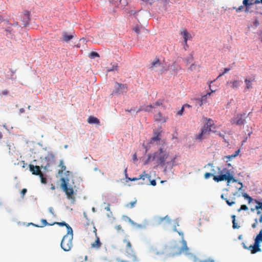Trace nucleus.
Returning a JSON list of instances; mask_svg holds the SVG:
<instances>
[{"instance_id": "1", "label": "nucleus", "mask_w": 262, "mask_h": 262, "mask_svg": "<svg viewBox=\"0 0 262 262\" xmlns=\"http://www.w3.org/2000/svg\"><path fill=\"white\" fill-rule=\"evenodd\" d=\"M219 172L216 173L214 171L212 173L206 172L204 174V178L206 179H208L211 176H213V179L214 181L219 182L223 181H227L228 183H229V171H224L223 170H221L219 167H217Z\"/></svg>"}, {"instance_id": "2", "label": "nucleus", "mask_w": 262, "mask_h": 262, "mask_svg": "<svg viewBox=\"0 0 262 262\" xmlns=\"http://www.w3.org/2000/svg\"><path fill=\"white\" fill-rule=\"evenodd\" d=\"M168 156V154L166 151L160 148L153 155H149L145 163H147L151 160H155L158 164H164Z\"/></svg>"}, {"instance_id": "3", "label": "nucleus", "mask_w": 262, "mask_h": 262, "mask_svg": "<svg viewBox=\"0 0 262 262\" xmlns=\"http://www.w3.org/2000/svg\"><path fill=\"white\" fill-rule=\"evenodd\" d=\"M73 237V230L67 231V234L63 237L61 243V248L64 251H69L72 247V239Z\"/></svg>"}, {"instance_id": "4", "label": "nucleus", "mask_w": 262, "mask_h": 262, "mask_svg": "<svg viewBox=\"0 0 262 262\" xmlns=\"http://www.w3.org/2000/svg\"><path fill=\"white\" fill-rule=\"evenodd\" d=\"M61 187L65 192L67 197L69 200L75 201V198L74 195V190L72 187H68V179L64 178L61 179Z\"/></svg>"}, {"instance_id": "5", "label": "nucleus", "mask_w": 262, "mask_h": 262, "mask_svg": "<svg viewBox=\"0 0 262 262\" xmlns=\"http://www.w3.org/2000/svg\"><path fill=\"white\" fill-rule=\"evenodd\" d=\"M260 242H262V229L259 231V234L256 236L254 241V245H250L247 247L244 243H243V247L245 249L249 250L251 253L254 254L261 251L259 245Z\"/></svg>"}, {"instance_id": "6", "label": "nucleus", "mask_w": 262, "mask_h": 262, "mask_svg": "<svg viewBox=\"0 0 262 262\" xmlns=\"http://www.w3.org/2000/svg\"><path fill=\"white\" fill-rule=\"evenodd\" d=\"M123 242L126 244L125 250L127 257L132 258L133 261H137L138 260V257L135 251L133 249L132 245L130 241L125 238Z\"/></svg>"}, {"instance_id": "7", "label": "nucleus", "mask_w": 262, "mask_h": 262, "mask_svg": "<svg viewBox=\"0 0 262 262\" xmlns=\"http://www.w3.org/2000/svg\"><path fill=\"white\" fill-rule=\"evenodd\" d=\"M163 105V101L161 100H157L155 103L152 104L147 105L145 106L144 107L143 106H140L136 111V113L140 112L141 111H145L147 112H150L152 108H156L157 106H161Z\"/></svg>"}, {"instance_id": "8", "label": "nucleus", "mask_w": 262, "mask_h": 262, "mask_svg": "<svg viewBox=\"0 0 262 262\" xmlns=\"http://www.w3.org/2000/svg\"><path fill=\"white\" fill-rule=\"evenodd\" d=\"M247 117L245 113L237 114L232 119V123L237 125H244Z\"/></svg>"}, {"instance_id": "9", "label": "nucleus", "mask_w": 262, "mask_h": 262, "mask_svg": "<svg viewBox=\"0 0 262 262\" xmlns=\"http://www.w3.org/2000/svg\"><path fill=\"white\" fill-rule=\"evenodd\" d=\"M54 155L51 153H48L42 160L43 164L41 167L47 169L54 162Z\"/></svg>"}, {"instance_id": "10", "label": "nucleus", "mask_w": 262, "mask_h": 262, "mask_svg": "<svg viewBox=\"0 0 262 262\" xmlns=\"http://www.w3.org/2000/svg\"><path fill=\"white\" fill-rule=\"evenodd\" d=\"M212 131V129L210 128H208L207 126L205 125L201 129V133L196 136V139L201 140L206 137L207 135L210 134V132Z\"/></svg>"}, {"instance_id": "11", "label": "nucleus", "mask_w": 262, "mask_h": 262, "mask_svg": "<svg viewBox=\"0 0 262 262\" xmlns=\"http://www.w3.org/2000/svg\"><path fill=\"white\" fill-rule=\"evenodd\" d=\"M115 88L116 90L114 93L117 94L126 93L127 91V87L126 84H123L118 82H116Z\"/></svg>"}, {"instance_id": "12", "label": "nucleus", "mask_w": 262, "mask_h": 262, "mask_svg": "<svg viewBox=\"0 0 262 262\" xmlns=\"http://www.w3.org/2000/svg\"><path fill=\"white\" fill-rule=\"evenodd\" d=\"M180 34L183 37L184 42L187 47V41L192 39L191 34L187 31L186 29H182L180 31Z\"/></svg>"}, {"instance_id": "13", "label": "nucleus", "mask_w": 262, "mask_h": 262, "mask_svg": "<svg viewBox=\"0 0 262 262\" xmlns=\"http://www.w3.org/2000/svg\"><path fill=\"white\" fill-rule=\"evenodd\" d=\"M232 182V185H230L231 188H235L238 190H240L243 187V184L241 182H238L235 180L232 175L230 174V183Z\"/></svg>"}, {"instance_id": "14", "label": "nucleus", "mask_w": 262, "mask_h": 262, "mask_svg": "<svg viewBox=\"0 0 262 262\" xmlns=\"http://www.w3.org/2000/svg\"><path fill=\"white\" fill-rule=\"evenodd\" d=\"M145 178H147V179L149 180L150 178V176H149L148 174L146 173V172L144 171L142 174H140L139 177L138 178H133L132 179L128 178V179L131 181H135L137 180H139L140 179H142L143 180H144Z\"/></svg>"}, {"instance_id": "15", "label": "nucleus", "mask_w": 262, "mask_h": 262, "mask_svg": "<svg viewBox=\"0 0 262 262\" xmlns=\"http://www.w3.org/2000/svg\"><path fill=\"white\" fill-rule=\"evenodd\" d=\"M30 170L33 174L39 175L41 173L39 166H34L33 165H29Z\"/></svg>"}, {"instance_id": "16", "label": "nucleus", "mask_w": 262, "mask_h": 262, "mask_svg": "<svg viewBox=\"0 0 262 262\" xmlns=\"http://www.w3.org/2000/svg\"><path fill=\"white\" fill-rule=\"evenodd\" d=\"M221 198L222 199L225 200L226 203L229 205V194L228 189H225L223 190Z\"/></svg>"}, {"instance_id": "17", "label": "nucleus", "mask_w": 262, "mask_h": 262, "mask_svg": "<svg viewBox=\"0 0 262 262\" xmlns=\"http://www.w3.org/2000/svg\"><path fill=\"white\" fill-rule=\"evenodd\" d=\"M132 224L137 228H145L148 225V222L145 220L142 224H139L132 222Z\"/></svg>"}, {"instance_id": "18", "label": "nucleus", "mask_w": 262, "mask_h": 262, "mask_svg": "<svg viewBox=\"0 0 262 262\" xmlns=\"http://www.w3.org/2000/svg\"><path fill=\"white\" fill-rule=\"evenodd\" d=\"M88 122L89 124H99V120L93 116H90L88 119Z\"/></svg>"}, {"instance_id": "19", "label": "nucleus", "mask_w": 262, "mask_h": 262, "mask_svg": "<svg viewBox=\"0 0 262 262\" xmlns=\"http://www.w3.org/2000/svg\"><path fill=\"white\" fill-rule=\"evenodd\" d=\"M102 245V243L100 242L99 238L96 236V239L95 241V242L91 244V246L92 248L98 249Z\"/></svg>"}, {"instance_id": "20", "label": "nucleus", "mask_w": 262, "mask_h": 262, "mask_svg": "<svg viewBox=\"0 0 262 262\" xmlns=\"http://www.w3.org/2000/svg\"><path fill=\"white\" fill-rule=\"evenodd\" d=\"M253 0H244L243 2V5L246 7V11H248V9L250 5L253 4Z\"/></svg>"}, {"instance_id": "21", "label": "nucleus", "mask_w": 262, "mask_h": 262, "mask_svg": "<svg viewBox=\"0 0 262 262\" xmlns=\"http://www.w3.org/2000/svg\"><path fill=\"white\" fill-rule=\"evenodd\" d=\"M59 166L60 167V169L58 171V174H61L62 172L66 170V167L64 165L62 160L60 161Z\"/></svg>"}, {"instance_id": "22", "label": "nucleus", "mask_w": 262, "mask_h": 262, "mask_svg": "<svg viewBox=\"0 0 262 262\" xmlns=\"http://www.w3.org/2000/svg\"><path fill=\"white\" fill-rule=\"evenodd\" d=\"M204 125L205 126H207L208 128L209 127L210 128H211L212 129L215 128V127H213V126H214L213 121L210 119H207V121Z\"/></svg>"}, {"instance_id": "23", "label": "nucleus", "mask_w": 262, "mask_h": 262, "mask_svg": "<svg viewBox=\"0 0 262 262\" xmlns=\"http://www.w3.org/2000/svg\"><path fill=\"white\" fill-rule=\"evenodd\" d=\"M63 40L66 42H68L70 40L72 39L74 36L72 35H68L66 33L62 34Z\"/></svg>"}, {"instance_id": "24", "label": "nucleus", "mask_w": 262, "mask_h": 262, "mask_svg": "<svg viewBox=\"0 0 262 262\" xmlns=\"http://www.w3.org/2000/svg\"><path fill=\"white\" fill-rule=\"evenodd\" d=\"M53 225L54 224H57L60 226H64L67 227V231H70V230H72V228L69 226V224H67L66 222H55L53 224Z\"/></svg>"}, {"instance_id": "25", "label": "nucleus", "mask_w": 262, "mask_h": 262, "mask_svg": "<svg viewBox=\"0 0 262 262\" xmlns=\"http://www.w3.org/2000/svg\"><path fill=\"white\" fill-rule=\"evenodd\" d=\"M160 139V133H156L155 136L151 138L150 143H153L155 141H159Z\"/></svg>"}, {"instance_id": "26", "label": "nucleus", "mask_w": 262, "mask_h": 262, "mask_svg": "<svg viewBox=\"0 0 262 262\" xmlns=\"http://www.w3.org/2000/svg\"><path fill=\"white\" fill-rule=\"evenodd\" d=\"M41 222L42 223V225L41 226H38V225H35L33 223H31L30 224L34 226H36V227H45L47 225H53V224H49L47 220H45V219H41Z\"/></svg>"}, {"instance_id": "27", "label": "nucleus", "mask_w": 262, "mask_h": 262, "mask_svg": "<svg viewBox=\"0 0 262 262\" xmlns=\"http://www.w3.org/2000/svg\"><path fill=\"white\" fill-rule=\"evenodd\" d=\"M25 18L23 20V24L24 27L26 26L28 24V21L29 20V13L28 12H26L24 14Z\"/></svg>"}, {"instance_id": "28", "label": "nucleus", "mask_w": 262, "mask_h": 262, "mask_svg": "<svg viewBox=\"0 0 262 262\" xmlns=\"http://www.w3.org/2000/svg\"><path fill=\"white\" fill-rule=\"evenodd\" d=\"M155 118L156 121L165 122V119L162 117V114L160 113H158L157 114L155 115Z\"/></svg>"}, {"instance_id": "29", "label": "nucleus", "mask_w": 262, "mask_h": 262, "mask_svg": "<svg viewBox=\"0 0 262 262\" xmlns=\"http://www.w3.org/2000/svg\"><path fill=\"white\" fill-rule=\"evenodd\" d=\"M137 203V200L135 199L134 201L130 202L129 203H127L125 205V207L127 208H133L135 206Z\"/></svg>"}, {"instance_id": "30", "label": "nucleus", "mask_w": 262, "mask_h": 262, "mask_svg": "<svg viewBox=\"0 0 262 262\" xmlns=\"http://www.w3.org/2000/svg\"><path fill=\"white\" fill-rule=\"evenodd\" d=\"M211 93H208L206 95L203 96L200 99V106H202L203 103H205L206 101L207 96H210Z\"/></svg>"}, {"instance_id": "31", "label": "nucleus", "mask_w": 262, "mask_h": 262, "mask_svg": "<svg viewBox=\"0 0 262 262\" xmlns=\"http://www.w3.org/2000/svg\"><path fill=\"white\" fill-rule=\"evenodd\" d=\"M160 65V60L158 58L155 59V60L152 62L151 63V67L154 68L156 66H158Z\"/></svg>"}, {"instance_id": "32", "label": "nucleus", "mask_w": 262, "mask_h": 262, "mask_svg": "<svg viewBox=\"0 0 262 262\" xmlns=\"http://www.w3.org/2000/svg\"><path fill=\"white\" fill-rule=\"evenodd\" d=\"M117 70H118V64H115L113 65L111 68L107 69L106 72H111V71H117Z\"/></svg>"}, {"instance_id": "33", "label": "nucleus", "mask_w": 262, "mask_h": 262, "mask_svg": "<svg viewBox=\"0 0 262 262\" xmlns=\"http://www.w3.org/2000/svg\"><path fill=\"white\" fill-rule=\"evenodd\" d=\"M182 243H183V246L181 248V251H186V252L188 250V248L187 247L186 242L184 240H183Z\"/></svg>"}, {"instance_id": "34", "label": "nucleus", "mask_w": 262, "mask_h": 262, "mask_svg": "<svg viewBox=\"0 0 262 262\" xmlns=\"http://www.w3.org/2000/svg\"><path fill=\"white\" fill-rule=\"evenodd\" d=\"M255 202L257 204V205L255 206V209L257 210L259 209H262V202H261L256 200H255Z\"/></svg>"}, {"instance_id": "35", "label": "nucleus", "mask_w": 262, "mask_h": 262, "mask_svg": "<svg viewBox=\"0 0 262 262\" xmlns=\"http://www.w3.org/2000/svg\"><path fill=\"white\" fill-rule=\"evenodd\" d=\"M243 196L244 197L245 199L248 200L249 203H250L253 200L252 198L246 193H244L243 194Z\"/></svg>"}, {"instance_id": "36", "label": "nucleus", "mask_w": 262, "mask_h": 262, "mask_svg": "<svg viewBox=\"0 0 262 262\" xmlns=\"http://www.w3.org/2000/svg\"><path fill=\"white\" fill-rule=\"evenodd\" d=\"M89 57L91 58H94L95 57H99V55L98 53L96 52H92L89 55Z\"/></svg>"}, {"instance_id": "37", "label": "nucleus", "mask_w": 262, "mask_h": 262, "mask_svg": "<svg viewBox=\"0 0 262 262\" xmlns=\"http://www.w3.org/2000/svg\"><path fill=\"white\" fill-rule=\"evenodd\" d=\"M39 176L40 178L41 183H43V184H46L47 183V179H46V178H45L43 176V174L42 173V172L41 173H40L39 174Z\"/></svg>"}, {"instance_id": "38", "label": "nucleus", "mask_w": 262, "mask_h": 262, "mask_svg": "<svg viewBox=\"0 0 262 262\" xmlns=\"http://www.w3.org/2000/svg\"><path fill=\"white\" fill-rule=\"evenodd\" d=\"M193 60V55L192 54H190V56L189 57H188L185 59V61L186 62V64H188V63L190 62V61H191Z\"/></svg>"}, {"instance_id": "39", "label": "nucleus", "mask_w": 262, "mask_h": 262, "mask_svg": "<svg viewBox=\"0 0 262 262\" xmlns=\"http://www.w3.org/2000/svg\"><path fill=\"white\" fill-rule=\"evenodd\" d=\"M245 82L246 84V88L247 89H249L251 88L252 84L251 81L248 79H246L245 80Z\"/></svg>"}, {"instance_id": "40", "label": "nucleus", "mask_w": 262, "mask_h": 262, "mask_svg": "<svg viewBox=\"0 0 262 262\" xmlns=\"http://www.w3.org/2000/svg\"><path fill=\"white\" fill-rule=\"evenodd\" d=\"M127 5L126 0H120L119 6L120 5L121 7H124Z\"/></svg>"}, {"instance_id": "41", "label": "nucleus", "mask_w": 262, "mask_h": 262, "mask_svg": "<svg viewBox=\"0 0 262 262\" xmlns=\"http://www.w3.org/2000/svg\"><path fill=\"white\" fill-rule=\"evenodd\" d=\"M242 83L241 81H235L232 83V86L233 88H237L239 86L240 84Z\"/></svg>"}, {"instance_id": "42", "label": "nucleus", "mask_w": 262, "mask_h": 262, "mask_svg": "<svg viewBox=\"0 0 262 262\" xmlns=\"http://www.w3.org/2000/svg\"><path fill=\"white\" fill-rule=\"evenodd\" d=\"M75 262H83V257L81 256H77L75 259Z\"/></svg>"}, {"instance_id": "43", "label": "nucleus", "mask_w": 262, "mask_h": 262, "mask_svg": "<svg viewBox=\"0 0 262 262\" xmlns=\"http://www.w3.org/2000/svg\"><path fill=\"white\" fill-rule=\"evenodd\" d=\"M110 2L115 6H119L120 0H110Z\"/></svg>"}, {"instance_id": "44", "label": "nucleus", "mask_w": 262, "mask_h": 262, "mask_svg": "<svg viewBox=\"0 0 262 262\" xmlns=\"http://www.w3.org/2000/svg\"><path fill=\"white\" fill-rule=\"evenodd\" d=\"M239 152H240V149H238L235 152L234 154L230 155V159L236 157L238 155Z\"/></svg>"}, {"instance_id": "45", "label": "nucleus", "mask_w": 262, "mask_h": 262, "mask_svg": "<svg viewBox=\"0 0 262 262\" xmlns=\"http://www.w3.org/2000/svg\"><path fill=\"white\" fill-rule=\"evenodd\" d=\"M232 217L233 219L232 221L233 225L232 227L234 229L238 228L239 227H238L236 225V224L235 223V215H232Z\"/></svg>"}, {"instance_id": "46", "label": "nucleus", "mask_w": 262, "mask_h": 262, "mask_svg": "<svg viewBox=\"0 0 262 262\" xmlns=\"http://www.w3.org/2000/svg\"><path fill=\"white\" fill-rule=\"evenodd\" d=\"M196 65L194 63H192L190 66L189 67L188 69L190 71H192L193 70H195V69H196Z\"/></svg>"}, {"instance_id": "47", "label": "nucleus", "mask_w": 262, "mask_h": 262, "mask_svg": "<svg viewBox=\"0 0 262 262\" xmlns=\"http://www.w3.org/2000/svg\"><path fill=\"white\" fill-rule=\"evenodd\" d=\"M248 209V207L246 205H242L238 211H240L241 210H247Z\"/></svg>"}, {"instance_id": "48", "label": "nucleus", "mask_w": 262, "mask_h": 262, "mask_svg": "<svg viewBox=\"0 0 262 262\" xmlns=\"http://www.w3.org/2000/svg\"><path fill=\"white\" fill-rule=\"evenodd\" d=\"M27 192V189L26 188H24L21 190L20 193L21 194V197L23 198L24 195L26 194V193Z\"/></svg>"}, {"instance_id": "49", "label": "nucleus", "mask_w": 262, "mask_h": 262, "mask_svg": "<svg viewBox=\"0 0 262 262\" xmlns=\"http://www.w3.org/2000/svg\"><path fill=\"white\" fill-rule=\"evenodd\" d=\"M140 27L139 26H136L135 28H134V31L137 33V34H139L140 32Z\"/></svg>"}, {"instance_id": "50", "label": "nucleus", "mask_w": 262, "mask_h": 262, "mask_svg": "<svg viewBox=\"0 0 262 262\" xmlns=\"http://www.w3.org/2000/svg\"><path fill=\"white\" fill-rule=\"evenodd\" d=\"M184 107L183 106L182 107V108H181V110L178 112V113H177L178 115H180V116L182 115L183 112H184Z\"/></svg>"}, {"instance_id": "51", "label": "nucleus", "mask_w": 262, "mask_h": 262, "mask_svg": "<svg viewBox=\"0 0 262 262\" xmlns=\"http://www.w3.org/2000/svg\"><path fill=\"white\" fill-rule=\"evenodd\" d=\"M8 93H9V91L7 90H4L2 91V94L3 95H7L8 94Z\"/></svg>"}, {"instance_id": "52", "label": "nucleus", "mask_w": 262, "mask_h": 262, "mask_svg": "<svg viewBox=\"0 0 262 262\" xmlns=\"http://www.w3.org/2000/svg\"><path fill=\"white\" fill-rule=\"evenodd\" d=\"M229 71V69L228 68H226L224 70V72H223L222 74H220L219 76L217 77V79H218L220 77L222 76L224 73H227Z\"/></svg>"}, {"instance_id": "53", "label": "nucleus", "mask_w": 262, "mask_h": 262, "mask_svg": "<svg viewBox=\"0 0 262 262\" xmlns=\"http://www.w3.org/2000/svg\"><path fill=\"white\" fill-rule=\"evenodd\" d=\"M201 262H214V260L212 259H208L201 261Z\"/></svg>"}, {"instance_id": "54", "label": "nucleus", "mask_w": 262, "mask_h": 262, "mask_svg": "<svg viewBox=\"0 0 262 262\" xmlns=\"http://www.w3.org/2000/svg\"><path fill=\"white\" fill-rule=\"evenodd\" d=\"M257 224V219H255V223L252 225V228H255L256 227Z\"/></svg>"}, {"instance_id": "55", "label": "nucleus", "mask_w": 262, "mask_h": 262, "mask_svg": "<svg viewBox=\"0 0 262 262\" xmlns=\"http://www.w3.org/2000/svg\"><path fill=\"white\" fill-rule=\"evenodd\" d=\"M150 185L152 186H155L156 185V181L155 180H153L150 181Z\"/></svg>"}, {"instance_id": "56", "label": "nucleus", "mask_w": 262, "mask_h": 262, "mask_svg": "<svg viewBox=\"0 0 262 262\" xmlns=\"http://www.w3.org/2000/svg\"><path fill=\"white\" fill-rule=\"evenodd\" d=\"M107 211H110V204H108L107 205V206L105 207V208Z\"/></svg>"}, {"instance_id": "57", "label": "nucleus", "mask_w": 262, "mask_h": 262, "mask_svg": "<svg viewBox=\"0 0 262 262\" xmlns=\"http://www.w3.org/2000/svg\"><path fill=\"white\" fill-rule=\"evenodd\" d=\"M183 106L185 107H190L191 106L188 104H184Z\"/></svg>"}, {"instance_id": "58", "label": "nucleus", "mask_w": 262, "mask_h": 262, "mask_svg": "<svg viewBox=\"0 0 262 262\" xmlns=\"http://www.w3.org/2000/svg\"><path fill=\"white\" fill-rule=\"evenodd\" d=\"M195 100L196 101L198 104L200 106V99L199 98L196 99Z\"/></svg>"}, {"instance_id": "59", "label": "nucleus", "mask_w": 262, "mask_h": 262, "mask_svg": "<svg viewBox=\"0 0 262 262\" xmlns=\"http://www.w3.org/2000/svg\"><path fill=\"white\" fill-rule=\"evenodd\" d=\"M188 48V45H187V47L186 46V44L184 43V49L185 51L187 50V48Z\"/></svg>"}, {"instance_id": "60", "label": "nucleus", "mask_w": 262, "mask_h": 262, "mask_svg": "<svg viewBox=\"0 0 262 262\" xmlns=\"http://www.w3.org/2000/svg\"><path fill=\"white\" fill-rule=\"evenodd\" d=\"M259 222L260 223H261V222H262V214H261V215H260V217H259Z\"/></svg>"}, {"instance_id": "61", "label": "nucleus", "mask_w": 262, "mask_h": 262, "mask_svg": "<svg viewBox=\"0 0 262 262\" xmlns=\"http://www.w3.org/2000/svg\"><path fill=\"white\" fill-rule=\"evenodd\" d=\"M49 211L52 213V214H53V208H49Z\"/></svg>"}, {"instance_id": "62", "label": "nucleus", "mask_w": 262, "mask_h": 262, "mask_svg": "<svg viewBox=\"0 0 262 262\" xmlns=\"http://www.w3.org/2000/svg\"><path fill=\"white\" fill-rule=\"evenodd\" d=\"M179 234L182 236V238H183V233H181L180 232H178Z\"/></svg>"}, {"instance_id": "63", "label": "nucleus", "mask_w": 262, "mask_h": 262, "mask_svg": "<svg viewBox=\"0 0 262 262\" xmlns=\"http://www.w3.org/2000/svg\"><path fill=\"white\" fill-rule=\"evenodd\" d=\"M19 111H20V113H24L25 112V110L24 108H20Z\"/></svg>"}, {"instance_id": "64", "label": "nucleus", "mask_w": 262, "mask_h": 262, "mask_svg": "<svg viewBox=\"0 0 262 262\" xmlns=\"http://www.w3.org/2000/svg\"><path fill=\"white\" fill-rule=\"evenodd\" d=\"M133 110L132 109H130V110H126L125 111L126 112H128L129 113H130L133 111Z\"/></svg>"}]
</instances>
